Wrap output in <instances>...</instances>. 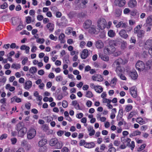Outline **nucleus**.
<instances>
[{
    "label": "nucleus",
    "mask_w": 152,
    "mask_h": 152,
    "mask_svg": "<svg viewBox=\"0 0 152 152\" xmlns=\"http://www.w3.org/2000/svg\"><path fill=\"white\" fill-rule=\"evenodd\" d=\"M148 121V119L145 118H142L139 117L137 118L136 119V122L141 125L145 124Z\"/></svg>",
    "instance_id": "12"
},
{
    "label": "nucleus",
    "mask_w": 152,
    "mask_h": 152,
    "mask_svg": "<svg viewBox=\"0 0 152 152\" xmlns=\"http://www.w3.org/2000/svg\"><path fill=\"white\" fill-rule=\"evenodd\" d=\"M127 46V43L126 41H123L121 42V49L122 50H124Z\"/></svg>",
    "instance_id": "40"
},
{
    "label": "nucleus",
    "mask_w": 152,
    "mask_h": 152,
    "mask_svg": "<svg viewBox=\"0 0 152 152\" xmlns=\"http://www.w3.org/2000/svg\"><path fill=\"white\" fill-rule=\"evenodd\" d=\"M87 129L90 136H92L95 134V131L94 130L92 126H90L87 128Z\"/></svg>",
    "instance_id": "19"
},
{
    "label": "nucleus",
    "mask_w": 152,
    "mask_h": 152,
    "mask_svg": "<svg viewBox=\"0 0 152 152\" xmlns=\"http://www.w3.org/2000/svg\"><path fill=\"white\" fill-rule=\"evenodd\" d=\"M10 46L11 48L13 49L15 48H16V49H18L19 48V46H17L16 44L15 43H12L10 45Z\"/></svg>",
    "instance_id": "55"
},
{
    "label": "nucleus",
    "mask_w": 152,
    "mask_h": 152,
    "mask_svg": "<svg viewBox=\"0 0 152 152\" xmlns=\"http://www.w3.org/2000/svg\"><path fill=\"white\" fill-rule=\"evenodd\" d=\"M49 38L52 40L56 41L57 39V37H55L53 34H51L49 36Z\"/></svg>",
    "instance_id": "54"
},
{
    "label": "nucleus",
    "mask_w": 152,
    "mask_h": 152,
    "mask_svg": "<svg viewBox=\"0 0 152 152\" xmlns=\"http://www.w3.org/2000/svg\"><path fill=\"white\" fill-rule=\"evenodd\" d=\"M45 118L47 122L48 123L51 122L53 120V118L50 116H49L46 117Z\"/></svg>",
    "instance_id": "51"
},
{
    "label": "nucleus",
    "mask_w": 152,
    "mask_h": 152,
    "mask_svg": "<svg viewBox=\"0 0 152 152\" xmlns=\"http://www.w3.org/2000/svg\"><path fill=\"white\" fill-rule=\"evenodd\" d=\"M115 4L120 7L124 6L126 3L125 0H115L114 2Z\"/></svg>",
    "instance_id": "11"
},
{
    "label": "nucleus",
    "mask_w": 152,
    "mask_h": 152,
    "mask_svg": "<svg viewBox=\"0 0 152 152\" xmlns=\"http://www.w3.org/2000/svg\"><path fill=\"white\" fill-rule=\"evenodd\" d=\"M24 147L26 150L28 151L31 149V146L30 144L28 143Z\"/></svg>",
    "instance_id": "57"
},
{
    "label": "nucleus",
    "mask_w": 152,
    "mask_h": 152,
    "mask_svg": "<svg viewBox=\"0 0 152 152\" xmlns=\"http://www.w3.org/2000/svg\"><path fill=\"white\" fill-rule=\"evenodd\" d=\"M145 68L144 63L142 61H138L136 64V68L137 69L140 71H143Z\"/></svg>",
    "instance_id": "4"
},
{
    "label": "nucleus",
    "mask_w": 152,
    "mask_h": 152,
    "mask_svg": "<svg viewBox=\"0 0 152 152\" xmlns=\"http://www.w3.org/2000/svg\"><path fill=\"white\" fill-rule=\"evenodd\" d=\"M63 79L61 75H58L56 77V80L57 82H60L62 81Z\"/></svg>",
    "instance_id": "52"
},
{
    "label": "nucleus",
    "mask_w": 152,
    "mask_h": 152,
    "mask_svg": "<svg viewBox=\"0 0 152 152\" xmlns=\"http://www.w3.org/2000/svg\"><path fill=\"white\" fill-rule=\"evenodd\" d=\"M148 68L150 69L152 66V60H150L148 61L146 64Z\"/></svg>",
    "instance_id": "46"
},
{
    "label": "nucleus",
    "mask_w": 152,
    "mask_h": 152,
    "mask_svg": "<svg viewBox=\"0 0 152 152\" xmlns=\"http://www.w3.org/2000/svg\"><path fill=\"white\" fill-rule=\"evenodd\" d=\"M146 146V145L143 144L141 145L138 148V151H141L144 149Z\"/></svg>",
    "instance_id": "62"
},
{
    "label": "nucleus",
    "mask_w": 152,
    "mask_h": 152,
    "mask_svg": "<svg viewBox=\"0 0 152 152\" xmlns=\"http://www.w3.org/2000/svg\"><path fill=\"white\" fill-rule=\"evenodd\" d=\"M36 132L34 129H30L28 132L27 133V138L29 140L33 139L36 135Z\"/></svg>",
    "instance_id": "5"
},
{
    "label": "nucleus",
    "mask_w": 152,
    "mask_h": 152,
    "mask_svg": "<svg viewBox=\"0 0 152 152\" xmlns=\"http://www.w3.org/2000/svg\"><path fill=\"white\" fill-rule=\"evenodd\" d=\"M91 21L90 20H86L83 24V27L86 29H88L92 25Z\"/></svg>",
    "instance_id": "9"
},
{
    "label": "nucleus",
    "mask_w": 152,
    "mask_h": 152,
    "mask_svg": "<svg viewBox=\"0 0 152 152\" xmlns=\"http://www.w3.org/2000/svg\"><path fill=\"white\" fill-rule=\"evenodd\" d=\"M63 145L62 142L61 141H58V140L57 143L55 145L56 148L57 149H61Z\"/></svg>",
    "instance_id": "30"
},
{
    "label": "nucleus",
    "mask_w": 152,
    "mask_h": 152,
    "mask_svg": "<svg viewBox=\"0 0 152 152\" xmlns=\"http://www.w3.org/2000/svg\"><path fill=\"white\" fill-rule=\"evenodd\" d=\"M132 106L131 104H128L126 106L125 110L127 112L130 111L132 108Z\"/></svg>",
    "instance_id": "45"
},
{
    "label": "nucleus",
    "mask_w": 152,
    "mask_h": 152,
    "mask_svg": "<svg viewBox=\"0 0 152 152\" xmlns=\"http://www.w3.org/2000/svg\"><path fill=\"white\" fill-rule=\"evenodd\" d=\"M26 22L28 24L31 23L32 21L31 18L29 16L26 17Z\"/></svg>",
    "instance_id": "48"
},
{
    "label": "nucleus",
    "mask_w": 152,
    "mask_h": 152,
    "mask_svg": "<svg viewBox=\"0 0 152 152\" xmlns=\"http://www.w3.org/2000/svg\"><path fill=\"white\" fill-rule=\"evenodd\" d=\"M108 36L111 37H113L115 36V33L112 30H110L108 32Z\"/></svg>",
    "instance_id": "37"
},
{
    "label": "nucleus",
    "mask_w": 152,
    "mask_h": 152,
    "mask_svg": "<svg viewBox=\"0 0 152 152\" xmlns=\"http://www.w3.org/2000/svg\"><path fill=\"white\" fill-rule=\"evenodd\" d=\"M28 143V142L26 140H23L21 141V145L24 147Z\"/></svg>",
    "instance_id": "64"
},
{
    "label": "nucleus",
    "mask_w": 152,
    "mask_h": 152,
    "mask_svg": "<svg viewBox=\"0 0 152 152\" xmlns=\"http://www.w3.org/2000/svg\"><path fill=\"white\" fill-rule=\"evenodd\" d=\"M117 81L116 78L114 77L111 80L110 85L112 87H114L116 84Z\"/></svg>",
    "instance_id": "33"
},
{
    "label": "nucleus",
    "mask_w": 152,
    "mask_h": 152,
    "mask_svg": "<svg viewBox=\"0 0 152 152\" xmlns=\"http://www.w3.org/2000/svg\"><path fill=\"white\" fill-rule=\"evenodd\" d=\"M65 35L63 33H61L58 37V39L60 41V43H64L66 41L64 39Z\"/></svg>",
    "instance_id": "25"
},
{
    "label": "nucleus",
    "mask_w": 152,
    "mask_h": 152,
    "mask_svg": "<svg viewBox=\"0 0 152 152\" xmlns=\"http://www.w3.org/2000/svg\"><path fill=\"white\" fill-rule=\"evenodd\" d=\"M110 45L109 48L105 47L104 48V51L106 54H110L114 53L115 50V48L113 46L118 45V42L112 40H110L109 42Z\"/></svg>",
    "instance_id": "1"
},
{
    "label": "nucleus",
    "mask_w": 152,
    "mask_h": 152,
    "mask_svg": "<svg viewBox=\"0 0 152 152\" xmlns=\"http://www.w3.org/2000/svg\"><path fill=\"white\" fill-rule=\"evenodd\" d=\"M97 23L98 27L101 29H104L106 27L107 23L104 18L102 17L99 18L97 20Z\"/></svg>",
    "instance_id": "3"
},
{
    "label": "nucleus",
    "mask_w": 152,
    "mask_h": 152,
    "mask_svg": "<svg viewBox=\"0 0 152 152\" xmlns=\"http://www.w3.org/2000/svg\"><path fill=\"white\" fill-rule=\"evenodd\" d=\"M16 129L18 132V136L21 137H23L27 132V128L22 122H20L16 125Z\"/></svg>",
    "instance_id": "2"
},
{
    "label": "nucleus",
    "mask_w": 152,
    "mask_h": 152,
    "mask_svg": "<svg viewBox=\"0 0 152 152\" xmlns=\"http://www.w3.org/2000/svg\"><path fill=\"white\" fill-rule=\"evenodd\" d=\"M145 33V31L143 30H140L137 34L138 37H140L143 36Z\"/></svg>",
    "instance_id": "47"
},
{
    "label": "nucleus",
    "mask_w": 152,
    "mask_h": 152,
    "mask_svg": "<svg viewBox=\"0 0 152 152\" xmlns=\"http://www.w3.org/2000/svg\"><path fill=\"white\" fill-rule=\"evenodd\" d=\"M11 68L18 69L20 68V65L18 64H13L11 66Z\"/></svg>",
    "instance_id": "38"
},
{
    "label": "nucleus",
    "mask_w": 152,
    "mask_h": 152,
    "mask_svg": "<svg viewBox=\"0 0 152 152\" xmlns=\"http://www.w3.org/2000/svg\"><path fill=\"white\" fill-rule=\"evenodd\" d=\"M92 103V102L91 101L88 100L87 101L86 105L87 107H90L91 106Z\"/></svg>",
    "instance_id": "58"
},
{
    "label": "nucleus",
    "mask_w": 152,
    "mask_h": 152,
    "mask_svg": "<svg viewBox=\"0 0 152 152\" xmlns=\"http://www.w3.org/2000/svg\"><path fill=\"white\" fill-rule=\"evenodd\" d=\"M119 34L121 37L125 39H126L128 37V35L127 34L126 31L124 29L121 30L120 31Z\"/></svg>",
    "instance_id": "18"
},
{
    "label": "nucleus",
    "mask_w": 152,
    "mask_h": 152,
    "mask_svg": "<svg viewBox=\"0 0 152 152\" xmlns=\"http://www.w3.org/2000/svg\"><path fill=\"white\" fill-rule=\"evenodd\" d=\"M65 131L59 130L57 132V134L59 137H61L64 134Z\"/></svg>",
    "instance_id": "50"
},
{
    "label": "nucleus",
    "mask_w": 152,
    "mask_h": 152,
    "mask_svg": "<svg viewBox=\"0 0 152 152\" xmlns=\"http://www.w3.org/2000/svg\"><path fill=\"white\" fill-rule=\"evenodd\" d=\"M88 51L87 49H84L82 51L81 55V57L83 59L86 58L88 56Z\"/></svg>",
    "instance_id": "15"
},
{
    "label": "nucleus",
    "mask_w": 152,
    "mask_h": 152,
    "mask_svg": "<svg viewBox=\"0 0 152 152\" xmlns=\"http://www.w3.org/2000/svg\"><path fill=\"white\" fill-rule=\"evenodd\" d=\"M131 141V139L129 138H125V137H121V141L123 143V144H125L127 142V145L129 144Z\"/></svg>",
    "instance_id": "26"
},
{
    "label": "nucleus",
    "mask_w": 152,
    "mask_h": 152,
    "mask_svg": "<svg viewBox=\"0 0 152 152\" xmlns=\"http://www.w3.org/2000/svg\"><path fill=\"white\" fill-rule=\"evenodd\" d=\"M68 105L67 102L65 101L64 100L62 102V106L64 108H66L67 107Z\"/></svg>",
    "instance_id": "53"
},
{
    "label": "nucleus",
    "mask_w": 152,
    "mask_h": 152,
    "mask_svg": "<svg viewBox=\"0 0 152 152\" xmlns=\"http://www.w3.org/2000/svg\"><path fill=\"white\" fill-rule=\"evenodd\" d=\"M140 134L141 132L140 131L138 130H136L130 134H129V137H132L138 135H140Z\"/></svg>",
    "instance_id": "29"
},
{
    "label": "nucleus",
    "mask_w": 152,
    "mask_h": 152,
    "mask_svg": "<svg viewBox=\"0 0 152 152\" xmlns=\"http://www.w3.org/2000/svg\"><path fill=\"white\" fill-rule=\"evenodd\" d=\"M103 102L104 103H107L106 106L109 109H112L113 108V106L110 104L111 102V100L108 99H104L103 100Z\"/></svg>",
    "instance_id": "13"
},
{
    "label": "nucleus",
    "mask_w": 152,
    "mask_h": 152,
    "mask_svg": "<svg viewBox=\"0 0 152 152\" xmlns=\"http://www.w3.org/2000/svg\"><path fill=\"white\" fill-rule=\"evenodd\" d=\"M137 114V112L136 111H132L130 113L127 119H129L131 118L133 116L136 115Z\"/></svg>",
    "instance_id": "34"
},
{
    "label": "nucleus",
    "mask_w": 152,
    "mask_h": 152,
    "mask_svg": "<svg viewBox=\"0 0 152 152\" xmlns=\"http://www.w3.org/2000/svg\"><path fill=\"white\" fill-rule=\"evenodd\" d=\"M96 86H98V87L96 88L97 90L96 91H95L96 92L98 93H100L102 92L103 91V88L101 86L99 85H96Z\"/></svg>",
    "instance_id": "39"
},
{
    "label": "nucleus",
    "mask_w": 152,
    "mask_h": 152,
    "mask_svg": "<svg viewBox=\"0 0 152 152\" xmlns=\"http://www.w3.org/2000/svg\"><path fill=\"white\" fill-rule=\"evenodd\" d=\"M88 32L91 34H95L96 32V27L94 25H92L89 28Z\"/></svg>",
    "instance_id": "27"
},
{
    "label": "nucleus",
    "mask_w": 152,
    "mask_h": 152,
    "mask_svg": "<svg viewBox=\"0 0 152 152\" xmlns=\"http://www.w3.org/2000/svg\"><path fill=\"white\" fill-rule=\"evenodd\" d=\"M47 143V140L44 139L39 140L38 143V146L39 147H43Z\"/></svg>",
    "instance_id": "22"
},
{
    "label": "nucleus",
    "mask_w": 152,
    "mask_h": 152,
    "mask_svg": "<svg viewBox=\"0 0 152 152\" xmlns=\"http://www.w3.org/2000/svg\"><path fill=\"white\" fill-rule=\"evenodd\" d=\"M58 140L56 138H53L49 141V144L51 146H55Z\"/></svg>",
    "instance_id": "23"
},
{
    "label": "nucleus",
    "mask_w": 152,
    "mask_h": 152,
    "mask_svg": "<svg viewBox=\"0 0 152 152\" xmlns=\"http://www.w3.org/2000/svg\"><path fill=\"white\" fill-rule=\"evenodd\" d=\"M123 112L122 110H120L118 113V114L117 116V120H119L123 116Z\"/></svg>",
    "instance_id": "36"
},
{
    "label": "nucleus",
    "mask_w": 152,
    "mask_h": 152,
    "mask_svg": "<svg viewBox=\"0 0 152 152\" xmlns=\"http://www.w3.org/2000/svg\"><path fill=\"white\" fill-rule=\"evenodd\" d=\"M152 45V40L148 39L146 41L145 43V48H149Z\"/></svg>",
    "instance_id": "35"
},
{
    "label": "nucleus",
    "mask_w": 152,
    "mask_h": 152,
    "mask_svg": "<svg viewBox=\"0 0 152 152\" xmlns=\"http://www.w3.org/2000/svg\"><path fill=\"white\" fill-rule=\"evenodd\" d=\"M130 11L131 10L129 9L128 8H126L124 10L123 12L124 14L128 15Z\"/></svg>",
    "instance_id": "56"
},
{
    "label": "nucleus",
    "mask_w": 152,
    "mask_h": 152,
    "mask_svg": "<svg viewBox=\"0 0 152 152\" xmlns=\"http://www.w3.org/2000/svg\"><path fill=\"white\" fill-rule=\"evenodd\" d=\"M146 24L148 26H152V15H150L147 18Z\"/></svg>",
    "instance_id": "21"
},
{
    "label": "nucleus",
    "mask_w": 152,
    "mask_h": 152,
    "mask_svg": "<svg viewBox=\"0 0 152 152\" xmlns=\"http://www.w3.org/2000/svg\"><path fill=\"white\" fill-rule=\"evenodd\" d=\"M115 72L118 75H120L123 72V70L121 66H117L116 67Z\"/></svg>",
    "instance_id": "28"
},
{
    "label": "nucleus",
    "mask_w": 152,
    "mask_h": 152,
    "mask_svg": "<svg viewBox=\"0 0 152 152\" xmlns=\"http://www.w3.org/2000/svg\"><path fill=\"white\" fill-rule=\"evenodd\" d=\"M23 28V26L22 25V23H20L19 25L17 27L16 29L17 31H19L21 30Z\"/></svg>",
    "instance_id": "61"
},
{
    "label": "nucleus",
    "mask_w": 152,
    "mask_h": 152,
    "mask_svg": "<svg viewBox=\"0 0 152 152\" xmlns=\"http://www.w3.org/2000/svg\"><path fill=\"white\" fill-rule=\"evenodd\" d=\"M91 79L94 81L102 82L103 80V78L100 75L96 74L93 75Z\"/></svg>",
    "instance_id": "7"
},
{
    "label": "nucleus",
    "mask_w": 152,
    "mask_h": 152,
    "mask_svg": "<svg viewBox=\"0 0 152 152\" xmlns=\"http://www.w3.org/2000/svg\"><path fill=\"white\" fill-rule=\"evenodd\" d=\"M5 88L9 90L10 91L12 92L14 91L15 88L14 87L11 86L10 84H7L6 85Z\"/></svg>",
    "instance_id": "32"
},
{
    "label": "nucleus",
    "mask_w": 152,
    "mask_h": 152,
    "mask_svg": "<svg viewBox=\"0 0 152 152\" xmlns=\"http://www.w3.org/2000/svg\"><path fill=\"white\" fill-rule=\"evenodd\" d=\"M96 145L94 142H87L84 144V147L88 148H94Z\"/></svg>",
    "instance_id": "17"
},
{
    "label": "nucleus",
    "mask_w": 152,
    "mask_h": 152,
    "mask_svg": "<svg viewBox=\"0 0 152 152\" xmlns=\"http://www.w3.org/2000/svg\"><path fill=\"white\" fill-rule=\"evenodd\" d=\"M72 103V105L76 110H80L79 105L76 100L73 101Z\"/></svg>",
    "instance_id": "31"
},
{
    "label": "nucleus",
    "mask_w": 152,
    "mask_h": 152,
    "mask_svg": "<svg viewBox=\"0 0 152 152\" xmlns=\"http://www.w3.org/2000/svg\"><path fill=\"white\" fill-rule=\"evenodd\" d=\"M37 49V47L35 46H32L31 49V51L32 53H35Z\"/></svg>",
    "instance_id": "60"
},
{
    "label": "nucleus",
    "mask_w": 152,
    "mask_h": 152,
    "mask_svg": "<svg viewBox=\"0 0 152 152\" xmlns=\"http://www.w3.org/2000/svg\"><path fill=\"white\" fill-rule=\"evenodd\" d=\"M73 30L72 28L71 27H69L66 28V30L65 33L66 34L69 35L71 32Z\"/></svg>",
    "instance_id": "49"
},
{
    "label": "nucleus",
    "mask_w": 152,
    "mask_h": 152,
    "mask_svg": "<svg viewBox=\"0 0 152 152\" xmlns=\"http://www.w3.org/2000/svg\"><path fill=\"white\" fill-rule=\"evenodd\" d=\"M93 95L91 91H88L86 92L85 96L86 97L91 98L93 96Z\"/></svg>",
    "instance_id": "44"
},
{
    "label": "nucleus",
    "mask_w": 152,
    "mask_h": 152,
    "mask_svg": "<svg viewBox=\"0 0 152 152\" xmlns=\"http://www.w3.org/2000/svg\"><path fill=\"white\" fill-rule=\"evenodd\" d=\"M32 85V83L30 80H26L24 83L23 86L26 90H29L31 88Z\"/></svg>",
    "instance_id": "8"
},
{
    "label": "nucleus",
    "mask_w": 152,
    "mask_h": 152,
    "mask_svg": "<svg viewBox=\"0 0 152 152\" xmlns=\"http://www.w3.org/2000/svg\"><path fill=\"white\" fill-rule=\"evenodd\" d=\"M122 13V10L120 9H116L115 12V15L116 17L120 16Z\"/></svg>",
    "instance_id": "41"
},
{
    "label": "nucleus",
    "mask_w": 152,
    "mask_h": 152,
    "mask_svg": "<svg viewBox=\"0 0 152 152\" xmlns=\"http://www.w3.org/2000/svg\"><path fill=\"white\" fill-rule=\"evenodd\" d=\"M11 141L12 144H15L17 142V139L16 138H12L11 139Z\"/></svg>",
    "instance_id": "63"
},
{
    "label": "nucleus",
    "mask_w": 152,
    "mask_h": 152,
    "mask_svg": "<svg viewBox=\"0 0 152 152\" xmlns=\"http://www.w3.org/2000/svg\"><path fill=\"white\" fill-rule=\"evenodd\" d=\"M47 28L50 32H52L54 29V25L52 23H49L47 24L46 26Z\"/></svg>",
    "instance_id": "24"
},
{
    "label": "nucleus",
    "mask_w": 152,
    "mask_h": 152,
    "mask_svg": "<svg viewBox=\"0 0 152 152\" xmlns=\"http://www.w3.org/2000/svg\"><path fill=\"white\" fill-rule=\"evenodd\" d=\"M127 61L126 59H122L121 58L116 59L114 62V64L117 66H120V65H124L127 63Z\"/></svg>",
    "instance_id": "6"
},
{
    "label": "nucleus",
    "mask_w": 152,
    "mask_h": 152,
    "mask_svg": "<svg viewBox=\"0 0 152 152\" xmlns=\"http://www.w3.org/2000/svg\"><path fill=\"white\" fill-rule=\"evenodd\" d=\"M130 92L131 95L133 97H136L137 96V90L135 86H133L131 88Z\"/></svg>",
    "instance_id": "10"
},
{
    "label": "nucleus",
    "mask_w": 152,
    "mask_h": 152,
    "mask_svg": "<svg viewBox=\"0 0 152 152\" xmlns=\"http://www.w3.org/2000/svg\"><path fill=\"white\" fill-rule=\"evenodd\" d=\"M137 4V2L135 0H130L128 2V7L131 8H134L135 7Z\"/></svg>",
    "instance_id": "20"
},
{
    "label": "nucleus",
    "mask_w": 152,
    "mask_h": 152,
    "mask_svg": "<svg viewBox=\"0 0 152 152\" xmlns=\"http://www.w3.org/2000/svg\"><path fill=\"white\" fill-rule=\"evenodd\" d=\"M101 58L103 60L107 61L109 60V57L106 56H104L101 57Z\"/></svg>",
    "instance_id": "59"
},
{
    "label": "nucleus",
    "mask_w": 152,
    "mask_h": 152,
    "mask_svg": "<svg viewBox=\"0 0 152 152\" xmlns=\"http://www.w3.org/2000/svg\"><path fill=\"white\" fill-rule=\"evenodd\" d=\"M29 71L30 73L33 74L37 72V69L35 67H31L30 68Z\"/></svg>",
    "instance_id": "42"
},
{
    "label": "nucleus",
    "mask_w": 152,
    "mask_h": 152,
    "mask_svg": "<svg viewBox=\"0 0 152 152\" xmlns=\"http://www.w3.org/2000/svg\"><path fill=\"white\" fill-rule=\"evenodd\" d=\"M96 47L99 49L102 48L104 46V44L101 40H98L95 42Z\"/></svg>",
    "instance_id": "14"
},
{
    "label": "nucleus",
    "mask_w": 152,
    "mask_h": 152,
    "mask_svg": "<svg viewBox=\"0 0 152 152\" xmlns=\"http://www.w3.org/2000/svg\"><path fill=\"white\" fill-rule=\"evenodd\" d=\"M36 42L38 43L42 44L45 42V39L43 38H38L37 39H36Z\"/></svg>",
    "instance_id": "43"
},
{
    "label": "nucleus",
    "mask_w": 152,
    "mask_h": 152,
    "mask_svg": "<svg viewBox=\"0 0 152 152\" xmlns=\"http://www.w3.org/2000/svg\"><path fill=\"white\" fill-rule=\"evenodd\" d=\"M129 75L133 80H135L137 79L138 75L135 70L129 73Z\"/></svg>",
    "instance_id": "16"
}]
</instances>
